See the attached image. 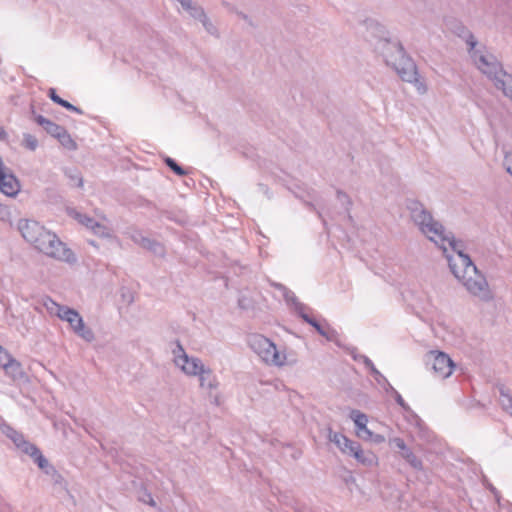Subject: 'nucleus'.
<instances>
[{"label": "nucleus", "mask_w": 512, "mask_h": 512, "mask_svg": "<svg viewBox=\"0 0 512 512\" xmlns=\"http://www.w3.org/2000/svg\"><path fill=\"white\" fill-rule=\"evenodd\" d=\"M406 207L420 232L443 250L452 274L466 291L481 301L492 300L493 294L485 275L478 270L470 256L463 252L462 242L457 241L452 233H447L444 226L433 218L421 202L408 200Z\"/></svg>", "instance_id": "obj_1"}, {"label": "nucleus", "mask_w": 512, "mask_h": 512, "mask_svg": "<svg viewBox=\"0 0 512 512\" xmlns=\"http://www.w3.org/2000/svg\"><path fill=\"white\" fill-rule=\"evenodd\" d=\"M18 230L27 242L46 256L68 264L77 262L75 253L55 233L46 230L37 221L21 219Z\"/></svg>", "instance_id": "obj_2"}, {"label": "nucleus", "mask_w": 512, "mask_h": 512, "mask_svg": "<svg viewBox=\"0 0 512 512\" xmlns=\"http://www.w3.org/2000/svg\"><path fill=\"white\" fill-rule=\"evenodd\" d=\"M376 50L381 53L385 63L392 67L403 81L414 84L421 94L427 91L426 85L418 74L416 64L406 54L400 42L387 38L379 39Z\"/></svg>", "instance_id": "obj_3"}, {"label": "nucleus", "mask_w": 512, "mask_h": 512, "mask_svg": "<svg viewBox=\"0 0 512 512\" xmlns=\"http://www.w3.org/2000/svg\"><path fill=\"white\" fill-rule=\"evenodd\" d=\"M469 53L476 67L494 83L497 89L512 100V75L503 69L496 57L475 48Z\"/></svg>", "instance_id": "obj_4"}, {"label": "nucleus", "mask_w": 512, "mask_h": 512, "mask_svg": "<svg viewBox=\"0 0 512 512\" xmlns=\"http://www.w3.org/2000/svg\"><path fill=\"white\" fill-rule=\"evenodd\" d=\"M44 305L50 313H55L59 319L68 322L77 336L86 342H92L95 339L92 329L85 325L82 316L77 310L65 305H60L51 298H47Z\"/></svg>", "instance_id": "obj_5"}, {"label": "nucleus", "mask_w": 512, "mask_h": 512, "mask_svg": "<svg viewBox=\"0 0 512 512\" xmlns=\"http://www.w3.org/2000/svg\"><path fill=\"white\" fill-rule=\"evenodd\" d=\"M251 350L267 365L283 366L286 355L277 349L274 342L261 334H252L248 338Z\"/></svg>", "instance_id": "obj_6"}, {"label": "nucleus", "mask_w": 512, "mask_h": 512, "mask_svg": "<svg viewBox=\"0 0 512 512\" xmlns=\"http://www.w3.org/2000/svg\"><path fill=\"white\" fill-rule=\"evenodd\" d=\"M425 364L432 370L435 377L442 380L450 377L455 368L450 356L438 350H431L425 355Z\"/></svg>", "instance_id": "obj_7"}, {"label": "nucleus", "mask_w": 512, "mask_h": 512, "mask_svg": "<svg viewBox=\"0 0 512 512\" xmlns=\"http://www.w3.org/2000/svg\"><path fill=\"white\" fill-rule=\"evenodd\" d=\"M173 362L185 375L195 377L206 366L198 357L189 356L180 341H176V346L172 350Z\"/></svg>", "instance_id": "obj_8"}, {"label": "nucleus", "mask_w": 512, "mask_h": 512, "mask_svg": "<svg viewBox=\"0 0 512 512\" xmlns=\"http://www.w3.org/2000/svg\"><path fill=\"white\" fill-rule=\"evenodd\" d=\"M3 433L15 444V446L20 449L23 453L29 455L31 458L36 452H38L39 448L27 441L24 435L15 430L11 426H4Z\"/></svg>", "instance_id": "obj_9"}, {"label": "nucleus", "mask_w": 512, "mask_h": 512, "mask_svg": "<svg viewBox=\"0 0 512 512\" xmlns=\"http://www.w3.org/2000/svg\"><path fill=\"white\" fill-rule=\"evenodd\" d=\"M21 190L19 179L9 168L0 173V192L8 197H16Z\"/></svg>", "instance_id": "obj_10"}, {"label": "nucleus", "mask_w": 512, "mask_h": 512, "mask_svg": "<svg viewBox=\"0 0 512 512\" xmlns=\"http://www.w3.org/2000/svg\"><path fill=\"white\" fill-rule=\"evenodd\" d=\"M195 377H198L200 388L207 391L210 396L219 388L218 378L208 366H205Z\"/></svg>", "instance_id": "obj_11"}, {"label": "nucleus", "mask_w": 512, "mask_h": 512, "mask_svg": "<svg viewBox=\"0 0 512 512\" xmlns=\"http://www.w3.org/2000/svg\"><path fill=\"white\" fill-rule=\"evenodd\" d=\"M328 439L330 442L334 443L344 454L350 455L351 450L357 449L358 442L350 440L344 434L335 432L331 428H328Z\"/></svg>", "instance_id": "obj_12"}, {"label": "nucleus", "mask_w": 512, "mask_h": 512, "mask_svg": "<svg viewBox=\"0 0 512 512\" xmlns=\"http://www.w3.org/2000/svg\"><path fill=\"white\" fill-rule=\"evenodd\" d=\"M328 439L330 442L334 443L344 454L350 455L351 450L357 449L358 442L350 440L344 434L335 432L331 428H328Z\"/></svg>", "instance_id": "obj_13"}, {"label": "nucleus", "mask_w": 512, "mask_h": 512, "mask_svg": "<svg viewBox=\"0 0 512 512\" xmlns=\"http://www.w3.org/2000/svg\"><path fill=\"white\" fill-rule=\"evenodd\" d=\"M328 439L330 442L334 443L344 454L350 455L351 450L357 449L358 442L350 440L344 434L335 432L331 428H328Z\"/></svg>", "instance_id": "obj_14"}, {"label": "nucleus", "mask_w": 512, "mask_h": 512, "mask_svg": "<svg viewBox=\"0 0 512 512\" xmlns=\"http://www.w3.org/2000/svg\"><path fill=\"white\" fill-rule=\"evenodd\" d=\"M272 286L282 293V296L285 299L286 303L292 306L299 316L303 312L308 310V307L305 304L301 303L296 297L295 293L288 289L286 286H284L281 283H273Z\"/></svg>", "instance_id": "obj_15"}, {"label": "nucleus", "mask_w": 512, "mask_h": 512, "mask_svg": "<svg viewBox=\"0 0 512 512\" xmlns=\"http://www.w3.org/2000/svg\"><path fill=\"white\" fill-rule=\"evenodd\" d=\"M350 456H353L357 462L368 467L377 465L378 462L377 456L372 451L362 450L359 443H357V449L351 450Z\"/></svg>", "instance_id": "obj_16"}, {"label": "nucleus", "mask_w": 512, "mask_h": 512, "mask_svg": "<svg viewBox=\"0 0 512 512\" xmlns=\"http://www.w3.org/2000/svg\"><path fill=\"white\" fill-rule=\"evenodd\" d=\"M32 114H33V119L34 121L40 125L49 135H51L52 137H56L59 135V133L62 131V129L64 128L63 126H60L54 122H52L51 120L45 118L44 116L42 115H38V114H35L34 111H32Z\"/></svg>", "instance_id": "obj_17"}, {"label": "nucleus", "mask_w": 512, "mask_h": 512, "mask_svg": "<svg viewBox=\"0 0 512 512\" xmlns=\"http://www.w3.org/2000/svg\"><path fill=\"white\" fill-rule=\"evenodd\" d=\"M3 369L13 380H21L25 376L21 363L15 358H12L10 362H7Z\"/></svg>", "instance_id": "obj_18"}, {"label": "nucleus", "mask_w": 512, "mask_h": 512, "mask_svg": "<svg viewBox=\"0 0 512 512\" xmlns=\"http://www.w3.org/2000/svg\"><path fill=\"white\" fill-rule=\"evenodd\" d=\"M388 394H391L396 403L407 413L411 415L416 425H420L421 419L420 417L411 409V407L405 402L401 394L393 387V390H390Z\"/></svg>", "instance_id": "obj_19"}, {"label": "nucleus", "mask_w": 512, "mask_h": 512, "mask_svg": "<svg viewBox=\"0 0 512 512\" xmlns=\"http://www.w3.org/2000/svg\"><path fill=\"white\" fill-rule=\"evenodd\" d=\"M32 459L38 465V467L48 476H52L57 470L56 468L49 463V461L44 457L40 449L36 454L33 455Z\"/></svg>", "instance_id": "obj_20"}, {"label": "nucleus", "mask_w": 512, "mask_h": 512, "mask_svg": "<svg viewBox=\"0 0 512 512\" xmlns=\"http://www.w3.org/2000/svg\"><path fill=\"white\" fill-rule=\"evenodd\" d=\"M48 96L54 103L64 107L65 109L75 112L77 114H83V111L79 107H76L67 100H64L60 96H58L54 88L49 89Z\"/></svg>", "instance_id": "obj_21"}, {"label": "nucleus", "mask_w": 512, "mask_h": 512, "mask_svg": "<svg viewBox=\"0 0 512 512\" xmlns=\"http://www.w3.org/2000/svg\"><path fill=\"white\" fill-rule=\"evenodd\" d=\"M455 32L459 37L465 40L466 44L469 46V52L474 50L478 42L471 31H469L463 24L459 23Z\"/></svg>", "instance_id": "obj_22"}, {"label": "nucleus", "mask_w": 512, "mask_h": 512, "mask_svg": "<svg viewBox=\"0 0 512 512\" xmlns=\"http://www.w3.org/2000/svg\"><path fill=\"white\" fill-rule=\"evenodd\" d=\"M369 372L373 376L377 384L386 392L389 393L393 390V386L390 384L388 379L375 367V365L369 369Z\"/></svg>", "instance_id": "obj_23"}, {"label": "nucleus", "mask_w": 512, "mask_h": 512, "mask_svg": "<svg viewBox=\"0 0 512 512\" xmlns=\"http://www.w3.org/2000/svg\"><path fill=\"white\" fill-rule=\"evenodd\" d=\"M140 247L157 255H164L165 253L164 247L160 242L148 237H145L143 239V242L140 244Z\"/></svg>", "instance_id": "obj_24"}, {"label": "nucleus", "mask_w": 512, "mask_h": 512, "mask_svg": "<svg viewBox=\"0 0 512 512\" xmlns=\"http://www.w3.org/2000/svg\"><path fill=\"white\" fill-rule=\"evenodd\" d=\"M401 457L415 470H423V463L414 452L408 447L402 454Z\"/></svg>", "instance_id": "obj_25"}, {"label": "nucleus", "mask_w": 512, "mask_h": 512, "mask_svg": "<svg viewBox=\"0 0 512 512\" xmlns=\"http://www.w3.org/2000/svg\"><path fill=\"white\" fill-rule=\"evenodd\" d=\"M351 419L354 421L357 428V435L361 436V431L367 427L368 418L359 410H352L350 414Z\"/></svg>", "instance_id": "obj_26"}, {"label": "nucleus", "mask_w": 512, "mask_h": 512, "mask_svg": "<svg viewBox=\"0 0 512 512\" xmlns=\"http://www.w3.org/2000/svg\"><path fill=\"white\" fill-rule=\"evenodd\" d=\"M55 138L66 149L71 150V151L77 149L76 142L72 139V137L70 136V134L68 133V131L65 128H63L62 131L59 133V135L56 136Z\"/></svg>", "instance_id": "obj_27"}, {"label": "nucleus", "mask_w": 512, "mask_h": 512, "mask_svg": "<svg viewBox=\"0 0 512 512\" xmlns=\"http://www.w3.org/2000/svg\"><path fill=\"white\" fill-rule=\"evenodd\" d=\"M500 403L503 410L512 415V395L505 388L500 389Z\"/></svg>", "instance_id": "obj_28"}, {"label": "nucleus", "mask_w": 512, "mask_h": 512, "mask_svg": "<svg viewBox=\"0 0 512 512\" xmlns=\"http://www.w3.org/2000/svg\"><path fill=\"white\" fill-rule=\"evenodd\" d=\"M183 9L186 10L191 17L198 19L199 21H202L206 17L204 10L197 5H194L191 0L189 1V7H183Z\"/></svg>", "instance_id": "obj_29"}, {"label": "nucleus", "mask_w": 512, "mask_h": 512, "mask_svg": "<svg viewBox=\"0 0 512 512\" xmlns=\"http://www.w3.org/2000/svg\"><path fill=\"white\" fill-rule=\"evenodd\" d=\"M23 147L30 151H35L38 147V140L37 138L29 133L23 134V141H22Z\"/></svg>", "instance_id": "obj_30"}, {"label": "nucleus", "mask_w": 512, "mask_h": 512, "mask_svg": "<svg viewBox=\"0 0 512 512\" xmlns=\"http://www.w3.org/2000/svg\"><path fill=\"white\" fill-rule=\"evenodd\" d=\"M299 317H301L303 319V321H305L306 323H308L309 325H311L313 328H315V330L320 334V335H324V331H325V328L317 321L315 320L314 318L310 317L306 311L303 312Z\"/></svg>", "instance_id": "obj_31"}, {"label": "nucleus", "mask_w": 512, "mask_h": 512, "mask_svg": "<svg viewBox=\"0 0 512 512\" xmlns=\"http://www.w3.org/2000/svg\"><path fill=\"white\" fill-rule=\"evenodd\" d=\"M165 164L178 176H185L187 172L171 157L164 159Z\"/></svg>", "instance_id": "obj_32"}, {"label": "nucleus", "mask_w": 512, "mask_h": 512, "mask_svg": "<svg viewBox=\"0 0 512 512\" xmlns=\"http://www.w3.org/2000/svg\"><path fill=\"white\" fill-rule=\"evenodd\" d=\"M78 220L89 229L101 228V224L89 216L78 215Z\"/></svg>", "instance_id": "obj_33"}, {"label": "nucleus", "mask_w": 512, "mask_h": 512, "mask_svg": "<svg viewBox=\"0 0 512 512\" xmlns=\"http://www.w3.org/2000/svg\"><path fill=\"white\" fill-rule=\"evenodd\" d=\"M351 356L355 361L362 362L368 370L374 366V363L369 357L363 354H359L355 350L351 352Z\"/></svg>", "instance_id": "obj_34"}, {"label": "nucleus", "mask_w": 512, "mask_h": 512, "mask_svg": "<svg viewBox=\"0 0 512 512\" xmlns=\"http://www.w3.org/2000/svg\"><path fill=\"white\" fill-rule=\"evenodd\" d=\"M126 234L135 244L139 246L143 242V239L145 238L142 232L136 228H130Z\"/></svg>", "instance_id": "obj_35"}, {"label": "nucleus", "mask_w": 512, "mask_h": 512, "mask_svg": "<svg viewBox=\"0 0 512 512\" xmlns=\"http://www.w3.org/2000/svg\"><path fill=\"white\" fill-rule=\"evenodd\" d=\"M321 336L324 337L328 341H331V342L336 343L337 345H340L339 334L335 329H333L331 327H328L327 329H325L324 335H321Z\"/></svg>", "instance_id": "obj_36"}, {"label": "nucleus", "mask_w": 512, "mask_h": 512, "mask_svg": "<svg viewBox=\"0 0 512 512\" xmlns=\"http://www.w3.org/2000/svg\"><path fill=\"white\" fill-rule=\"evenodd\" d=\"M337 199L338 201L345 206L346 210L349 211L352 206V201L350 197L343 191L337 190Z\"/></svg>", "instance_id": "obj_37"}, {"label": "nucleus", "mask_w": 512, "mask_h": 512, "mask_svg": "<svg viewBox=\"0 0 512 512\" xmlns=\"http://www.w3.org/2000/svg\"><path fill=\"white\" fill-rule=\"evenodd\" d=\"M390 445H393L394 447H396L399 450L400 454H402V452H404L408 448L404 439H402L400 437H395V438L390 439Z\"/></svg>", "instance_id": "obj_38"}, {"label": "nucleus", "mask_w": 512, "mask_h": 512, "mask_svg": "<svg viewBox=\"0 0 512 512\" xmlns=\"http://www.w3.org/2000/svg\"><path fill=\"white\" fill-rule=\"evenodd\" d=\"M66 176L70 179V184L73 187H82L83 186V178L79 174H68V171L66 172Z\"/></svg>", "instance_id": "obj_39"}, {"label": "nucleus", "mask_w": 512, "mask_h": 512, "mask_svg": "<svg viewBox=\"0 0 512 512\" xmlns=\"http://www.w3.org/2000/svg\"><path fill=\"white\" fill-rule=\"evenodd\" d=\"M12 356L8 353V351L5 348L0 349V366L4 368L6 366L7 362H10L12 360Z\"/></svg>", "instance_id": "obj_40"}, {"label": "nucleus", "mask_w": 512, "mask_h": 512, "mask_svg": "<svg viewBox=\"0 0 512 512\" xmlns=\"http://www.w3.org/2000/svg\"><path fill=\"white\" fill-rule=\"evenodd\" d=\"M503 165L507 173H509L512 176V152L505 153Z\"/></svg>", "instance_id": "obj_41"}, {"label": "nucleus", "mask_w": 512, "mask_h": 512, "mask_svg": "<svg viewBox=\"0 0 512 512\" xmlns=\"http://www.w3.org/2000/svg\"><path fill=\"white\" fill-rule=\"evenodd\" d=\"M11 212L8 206L0 204V220L8 221L10 219Z\"/></svg>", "instance_id": "obj_42"}, {"label": "nucleus", "mask_w": 512, "mask_h": 512, "mask_svg": "<svg viewBox=\"0 0 512 512\" xmlns=\"http://www.w3.org/2000/svg\"><path fill=\"white\" fill-rule=\"evenodd\" d=\"M204 28L210 33V34H214L216 32V28L214 27V25L209 21V19L207 18V16L201 21Z\"/></svg>", "instance_id": "obj_43"}, {"label": "nucleus", "mask_w": 512, "mask_h": 512, "mask_svg": "<svg viewBox=\"0 0 512 512\" xmlns=\"http://www.w3.org/2000/svg\"><path fill=\"white\" fill-rule=\"evenodd\" d=\"M140 500L152 507L156 506V502L153 499V496L151 495V493H148L146 491L144 492V496L140 498Z\"/></svg>", "instance_id": "obj_44"}, {"label": "nucleus", "mask_w": 512, "mask_h": 512, "mask_svg": "<svg viewBox=\"0 0 512 512\" xmlns=\"http://www.w3.org/2000/svg\"><path fill=\"white\" fill-rule=\"evenodd\" d=\"M96 235H99L101 237H108L109 233L107 231V228L101 224V228H95L91 229Z\"/></svg>", "instance_id": "obj_45"}, {"label": "nucleus", "mask_w": 512, "mask_h": 512, "mask_svg": "<svg viewBox=\"0 0 512 512\" xmlns=\"http://www.w3.org/2000/svg\"><path fill=\"white\" fill-rule=\"evenodd\" d=\"M50 478L55 484L61 485L64 482L63 476L58 471H56Z\"/></svg>", "instance_id": "obj_46"}, {"label": "nucleus", "mask_w": 512, "mask_h": 512, "mask_svg": "<svg viewBox=\"0 0 512 512\" xmlns=\"http://www.w3.org/2000/svg\"><path fill=\"white\" fill-rule=\"evenodd\" d=\"M362 435L360 437H362L363 439L365 440H372V437H373V432L370 431L367 427L365 429H363L361 431Z\"/></svg>", "instance_id": "obj_47"}, {"label": "nucleus", "mask_w": 512, "mask_h": 512, "mask_svg": "<svg viewBox=\"0 0 512 512\" xmlns=\"http://www.w3.org/2000/svg\"><path fill=\"white\" fill-rule=\"evenodd\" d=\"M483 485L492 493L496 494L497 488L490 483L486 478L483 480Z\"/></svg>", "instance_id": "obj_48"}, {"label": "nucleus", "mask_w": 512, "mask_h": 512, "mask_svg": "<svg viewBox=\"0 0 512 512\" xmlns=\"http://www.w3.org/2000/svg\"><path fill=\"white\" fill-rule=\"evenodd\" d=\"M8 138V134L3 127L0 126V140L5 141Z\"/></svg>", "instance_id": "obj_49"}, {"label": "nucleus", "mask_w": 512, "mask_h": 512, "mask_svg": "<svg viewBox=\"0 0 512 512\" xmlns=\"http://www.w3.org/2000/svg\"><path fill=\"white\" fill-rule=\"evenodd\" d=\"M372 440H373L374 442H376V443H380V442H382V441L384 440V438H383V436H381V435H378V434H377V435H374V434H373Z\"/></svg>", "instance_id": "obj_50"}, {"label": "nucleus", "mask_w": 512, "mask_h": 512, "mask_svg": "<svg viewBox=\"0 0 512 512\" xmlns=\"http://www.w3.org/2000/svg\"><path fill=\"white\" fill-rule=\"evenodd\" d=\"M493 495H494V498H495L496 502L500 505V501H501L500 492L497 490L496 494H493Z\"/></svg>", "instance_id": "obj_51"}, {"label": "nucleus", "mask_w": 512, "mask_h": 512, "mask_svg": "<svg viewBox=\"0 0 512 512\" xmlns=\"http://www.w3.org/2000/svg\"><path fill=\"white\" fill-rule=\"evenodd\" d=\"M212 403L216 406H218L220 404V401H219V396L218 395H215L213 397V400H212Z\"/></svg>", "instance_id": "obj_52"}, {"label": "nucleus", "mask_w": 512, "mask_h": 512, "mask_svg": "<svg viewBox=\"0 0 512 512\" xmlns=\"http://www.w3.org/2000/svg\"><path fill=\"white\" fill-rule=\"evenodd\" d=\"M259 187L263 193L268 194V188L265 185L260 184Z\"/></svg>", "instance_id": "obj_53"}, {"label": "nucleus", "mask_w": 512, "mask_h": 512, "mask_svg": "<svg viewBox=\"0 0 512 512\" xmlns=\"http://www.w3.org/2000/svg\"><path fill=\"white\" fill-rule=\"evenodd\" d=\"M306 205L310 208V209H313V210H316L315 206L310 203V202H307Z\"/></svg>", "instance_id": "obj_54"}, {"label": "nucleus", "mask_w": 512, "mask_h": 512, "mask_svg": "<svg viewBox=\"0 0 512 512\" xmlns=\"http://www.w3.org/2000/svg\"><path fill=\"white\" fill-rule=\"evenodd\" d=\"M239 306H240L241 308H244V302H243L241 299L239 300Z\"/></svg>", "instance_id": "obj_55"}, {"label": "nucleus", "mask_w": 512, "mask_h": 512, "mask_svg": "<svg viewBox=\"0 0 512 512\" xmlns=\"http://www.w3.org/2000/svg\"><path fill=\"white\" fill-rule=\"evenodd\" d=\"M317 214H318L319 218H320V219H322V214H321V212L317 211Z\"/></svg>", "instance_id": "obj_56"}, {"label": "nucleus", "mask_w": 512, "mask_h": 512, "mask_svg": "<svg viewBox=\"0 0 512 512\" xmlns=\"http://www.w3.org/2000/svg\"><path fill=\"white\" fill-rule=\"evenodd\" d=\"M2 348V346H0V349Z\"/></svg>", "instance_id": "obj_57"}]
</instances>
